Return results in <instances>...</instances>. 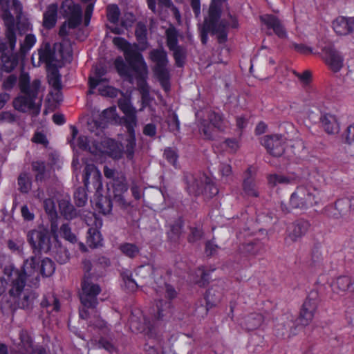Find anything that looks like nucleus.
<instances>
[{
    "label": "nucleus",
    "instance_id": "nucleus-1",
    "mask_svg": "<svg viewBox=\"0 0 354 354\" xmlns=\"http://www.w3.org/2000/svg\"><path fill=\"white\" fill-rule=\"evenodd\" d=\"M118 106L125 115L124 124L129 133L125 141V149L124 151L121 150L118 143L107 138H104L100 145L96 144L90 145V141L88 137L85 136H80L77 139V146L80 149L88 151L91 153H107L115 159L122 158L123 153L126 154L129 159L133 158L136 147L134 128L137 126V111L128 98L120 99Z\"/></svg>",
    "mask_w": 354,
    "mask_h": 354
},
{
    "label": "nucleus",
    "instance_id": "nucleus-2",
    "mask_svg": "<svg viewBox=\"0 0 354 354\" xmlns=\"http://www.w3.org/2000/svg\"><path fill=\"white\" fill-rule=\"evenodd\" d=\"M38 263L37 257H31L24 262L21 271L12 269L8 274L10 297L20 308H26L30 304V295L24 290V287L27 277L37 275Z\"/></svg>",
    "mask_w": 354,
    "mask_h": 354
},
{
    "label": "nucleus",
    "instance_id": "nucleus-3",
    "mask_svg": "<svg viewBox=\"0 0 354 354\" xmlns=\"http://www.w3.org/2000/svg\"><path fill=\"white\" fill-rule=\"evenodd\" d=\"M225 0H212L209 9V17L205 19L204 25L201 31L202 42L205 44L207 40V34L212 31L218 35L220 42L225 41L227 38V28L238 27V21L234 15L230 12H223V19L220 22L217 21L221 16V6L223 1Z\"/></svg>",
    "mask_w": 354,
    "mask_h": 354
},
{
    "label": "nucleus",
    "instance_id": "nucleus-4",
    "mask_svg": "<svg viewBox=\"0 0 354 354\" xmlns=\"http://www.w3.org/2000/svg\"><path fill=\"white\" fill-rule=\"evenodd\" d=\"M41 82L35 80L30 83V77L26 73H21L19 77V86L24 95H19L13 101L15 109L21 111H31L35 115L39 114L41 104V98H37L41 91Z\"/></svg>",
    "mask_w": 354,
    "mask_h": 354
},
{
    "label": "nucleus",
    "instance_id": "nucleus-5",
    "mask_svg": "<svg viewBox=\"0 0 354 354\" xmlns=\"http://www.w3.org/2000/svg\"><path fill=\"white\" fill-rule=\"evenodd\" d=\"M22 13V6L17 0H12L10 7H2L1 18L3 19L5 26H6V37L8 39L10 48L12 50L16 46V31L17 30L20 34L26 31L28 24L26 22L20 21Z\"/></svg>",
    "mask_w": 354,
    "mask_h": 354
},
{
    "label": "nucleus",
    "instance_id": "nucleus-6",
    "mask_svg": "<svg viewBox=\"0 0 354 354\" xmlns=\"http://www.w3.org/2000/svg\"><path fill=\"white\" fill-rule=\"evenodd\" d=\"M320 200V192L310 185L298 186L291 194L289 205L281 203V209L284 212H290L292 209H304L318 203Z\"/></svg>",
    "mask_w": 354,
    "mask_h": 354
},
{
    "label": "nucleus",
    "instance_id": "nucleus-7",
    "mask_svg": "<svg viewBox=\"0 0 354 354\" xmlns=\"http://www.w3.org/2000/svg\"><path fill=\"white\" fill-rule=\"evenodd\" d=\"M60 14L66 19L61 26L59 34L66 36L82 22V10L80 6L73 0H64L59 8Z\"/></svg>",
    "mask_w": 354,
    "mask_h": 354
},
{
    "label": "nucleus",
    "instance_id": "nucleus-8",
    "mask_svg": "<svg viewBox=\"0 0 354 354\" xmlns=\"http://www.w3.org/2000/svg\"><path fill=\"white\" fill-rule=\"evenodd\" d=\"M113 42L115 46L121 49L124 54L125 59L134 71L142 77L148 73V68L142 55L138 51L136 45H131L121 37H114Z\"/></svg>",
    "mask_w": 354,
    "mask_h": 354
},
{
    "label": "nucleus",
    "instance_id": "nucleus-9",
    "mask_svg": "<svg viewBox=\"0 0 354 354\" xmlns=\"http://www.w3.org/2000/svg\"><path fill=\"white\" fill-rule=\"evenodd\" d=\"M150 59L156 64L154 72L158 77L165 90H167V80L169 79V72L166 68L168 60L166 53L162 50H153L149 54Z\"/></svg>",
    "mask_w": 354,
    "mask_h": 354
},
{
    "label": "nucleus",
    "instance_id": "nucleus-10",
    "mask_svg": "<svg viewBox=\"0 0 354 354\" xmlns=\"http://www.w3.org/2000/svg\"><path fill=\"white\" fill-rule=\"evenodd\" d=\"M98 285L93 283L88 279H84L82 284V292L80 295V300L84 307L93 308L97 304L96 297L100 292Z\"/></svg>",
    "mask_w": 354,
    "mask_h": 354
},
{
    "label": "nucleus",
    "instance_id": "nucleus-11",
    "mask_svg": "<svg viewBox=\"0 0 354 354\" xmlns=\"http://www.w3.org/2000/svg\"><path fill=\"white\" fill-rule=\"evenodd\" d=\"M28 240L31 245L37 250L47 252L50 248V239L48 231L44 227H39L28 234Z\"/></svg>",
    "mask_w": 354,
    "mask_h": 354
},
{
    "label": "nucleus",
    "instance_id": "nucleus-12",
    "mask_svg": "<svg viewBox=\"0 0 354 354\" xmlns=\"http://www.w3.org/2000/svg\"><path fill=\"white\" fill-rule=\"evenodd\" d=\"M32 63L34 66H39L41 63H45L48 68L61 67L58 57L53 53L48 44L38 50L37 54L32 55Z\"/></svg>",
    "mask_w": 354,
    "mask_h": 354
},
{
    "label": "nucleus",
    "instance_id": "nucleus-13",
    "mask_svg": "<svg viewBox=\"0 0 354 354\" xmlns=\"http://www.w3.org/2000/svg\"><path fill=\"white\" fill-rule=\"evenodd\" d=\"M317 307V294H311L303 304L299 315V322L304 326L308 325L313 319Z\"/></svg>",
    "mask_w": 354,
    "mask_h": 354
},
{
    "label": "nucleus",
    "instance_id": "nucleus-14",
    "mask_svg": "<svg viewBox=\"0 0 354 354\" xmlns=\"http://www.w3.org/2000/svg\"><path fill=\"white\" fill-rule=\"evenodd\" d=\"M308 226V223L305 221H299L290 224L287 230L286 243L290 245L299 241L306 233Z\"/></svg>",
    "mask_w": 354,
    "mask_h": 354
},
{
    "label": "nucleus",
    "instance_id": "nucleus-15",
    "mask_svg": "<svg viewBox=\"0 0 354 354\" xmlns=\"http://www.w3.org/2000/svg\"><path fill=\"white\" fill-rule=\"evenodd\" d=\"M209 119V123L204 122L200 127L201 134L205 139H212L217 131L223 129L222 119L219 115L212 113Z\"/></svg>",
    "mask_w": 354,
    "mask_h": 354
},
{
    "label": "nucleus",
    "instance_id": "nucleus-16",
    "mask_svg": "<svg viewBox=\"0 0 354 354\" xmlns=\"http://www.w3.org/2000/svg\"><path fill=\"white\" fill-rule=\"evenodd\" d=\"M84 186L88 189L90 184H92L93 188L97 192L102 189V176L100 171L93 164H88L84 169L83 177Z\"/></svg>",
    "mask_w": 354,
    "mask_h": 354
},
{
    "label": "nucleus",
    "instance_id": "nucleus-17",
    "mask_svg": "<svg viewBox=\"0 0 354 354\" xmlns=\"http://www.w3.org/2000/svg\"><path fill=\"white\" fill-rule=\"evenodd\" d=\"M263 145L273 156H281L284 151V139L280 135L266 136L263 138Z\"/></svg>",
    "mask_w": 354,
    "mask_h": 354
},
{
    "label": "nucleus",
    "instance_id": "nucleus-18",
    "mask_svg": "<svg viewBox=\"0 0 354 354\" xmlns=\"http://www.w3.org/2000/svg\"><path fill=\"white\" fill-rule=\"evenodd\" d=\"M154 325L155 324H151L142 315L137 316L133 314L131 317L130 328L133 332L149 334L151 333Z\"/></svg>",
    "mask_w": 354,
    "mask_h": 354
},
{
    "label": "nucleus",
    "instance_id": "nucleus-19",
    "mask_svg": "<svg viewBox=\"0 0 354 354\" xmlns=\"http://www.w3.org/2000/svg\"><path fill=\"white\" fill-rule=\"evenodd\" d=\"M324 59L326 64L334 72L339 71L343 66L344 59L342 55L332 48L324 50Z\"/></svg>",
    "mask_w": 354,
    "mask_h": 354
},
{
    "label": "nucleus",
    "instance_id": "nucleus-20",
    "mask_svg": "<svg viewBox=\"0 0 354 354\" xmlns=\"http://www.w3.org/2000/svg\"><path fill=\"white\" fill-rule=\"evenodd\" d=\"M113 198L121 206H126L127 203L125 201L123 194L127 191V185L125 178L123 175H118L117 179H114L112 183Z\"/></svg>",
    "mask_w": 354,
    "mask_h": 354
},
{
    "label": "nucleus",
    "instance_id": "nucleus-21",
    "mask_svg": "<svg viewBox=\"0 0 354 354\" xmlns=\"http://www.w3.org/2000/svg\"><path fill=\"white\" fill-rule=\"evenodd\" d=\"M261 20L268 28H272L274 33L280 38L287 37V32L280 20L273 15H266L261 17Z\"/></svg>",
    "mask_w": 354,
    "mask_h": 354
},
{
    "label": "nucleus",
    "instance_id": "nucleus-22",
    "mask_svg": "<svg viewBox=\"0 0 354 354\" xmlns=\"http://www.w3.org/2000/svg\"><path fill=\"white\" fill-rule=\"evenodd\" d=\"M333 27L337 34L346 35L354 30V19L339 17L333 21Z\"/></svg>",
    "mask_w": 354,
    "mask_h": 354
},
{
    "label": "nucleus",
    "instance_id": "nucleus-23",
    "mask_svg": "<svg viewBox=\"0 0 354 354\" xmlns=\"http://www.w3.org/2000/svg\"><path fill=\"white\" fill-rule=\"evenodd\" d=\"M57 202L60 214L66 219H72L76 216L77 212L70 202L68 195H60L57 198Z\"/></svg>",
    "mask_w": 354,
    "mask_h": 354
},
{
    "label": "nucleus",
    "instance_id": "nucleus-24",
    "mask_svg": "<svg viewBox=\"0 0 354 354\" xmlns=\"http://www.w3.org/2000/svg\"><path fill=\"white\" fill-rule=\"evenodd\" d=\"M298 178L299 177L295 174H288L287 175L273 174L268 176V182L271 187H276L295 183L297 181Z\"/></svg>",
    "mask_w": 354,
    "mask_h": 354
},
{
    "label": "nucleus",
    "instance_id": "nucleus-25",
    "mask_svg": "<svg viewBox=\"0 0 354 354\" xmlns=\"http://www.w3.org/2000/svg\"><path fill=\"white\" fill-rule=\"evenodd\" d=\"M58 6L55 3L50 4L44 13L43 25L46 28L55 26L57 19Z\"/></svg>",
    "mask_w": 354,
    "mask_h": 354
},
{
    "label": "nucleus",
    "instance_id": "nucleus-26",
    "mask_svg": "<svg viewBox=\"0 0 354 354\" xmlns=\"http://www.w3.org/2000/svg\"><path fill=\"white\" fill-rule=\"evenodd\" d=\"M55 50L59 53L58 59H59L61 66L64 62H70L72 58V46L69 41H63L59 44H57L55 47Z\"/></svg>",
    "mask_w": 354,
    "mask_h": 354
},
{
    "label": "nucleus",
    "instance_id": "nucleus-27",
    "mask_svg": "<svg viewBox=\"0 0 354 354\" xmlns=\"http://www.w3.org/2000/svg\"><path fill=\"white\" fill-rule=\"evenodd\" d=\"M351 279L348 277H338L331 285L332 291L335 295L344 294L351 285Z\"/></svg>",
    "mask_w": 354,
    "mask_h": 354
},
{
    "label": "nucleus",
    "instance_id": "nucleus-28",
    "mask_svg": "<svg viewBox=\"0 0 354 354\" xmlns=\"http://www.w3.org/2000/svg\"><path fill=\"white\" fill-rule=\"evenodd\" d=\"M322 127L328 134H335L339 131V124L334 115L326 114L322 118Z\"/></svg>",
    "mask_w": 354,
    "mask_h": 354
},
{
    "label": "nucleus",
    "instance_id": "nucleus-29",
    "mask_svg": "<svg viewBox=\"0 0 354 354\" xmlns=\"http://www.w3.org/2000/svg\"><path fill=\"white\" fill-rule=\"evenodd\" d=\"M212 185H205V189H211ZM204 188L203 183L195 178L193 176H191L187 180V189L190 194L193 195H199L203 193Z\"/></svg>",
    "mask_w": 354,
    "mask_h": 354
},
{
    "label": "nucleus",
    "instance_id": "nucleus-30",
    "mask_svg": "<svg viewBox=\"0 0 354 354\" xmlns=\"http://www.w3.org/2000/svg\"><path fill=\"white\" fill-rule=\"evenodd\" d=\"M106 70L103 66L96 67L95 69V73L93 76L89 77V84L91 89L96 88L102 82H107L106 78L103 76L106 74Z\"/></svg>",
    "mask_w": 354,
    "mask_h": 354
},
{
    "label": "nucleus",
    "instance_id": "nucleus-31",
    "mask_svg": "<svg viewBox=\"0 0 354 354\" xmlns=\"http://www.w3.org/2000/svg\"><path fill=\"white\" fill-rule=\"evenodd\" d=\"M243 192L249 197H258L259 191L254 179L250 176L243 181Z\"/></svg>",
    "mask_w": 354,
    "mask_h": 354
},
{
    "label": "nucleus",
    "instance_id": "nucleus-32",
    "mask_svg": "<svg viewBox=\"0 0 354 354\" xmlns=\"http://www.w3.org/2000/svg\"><path fill=\"white\" fill-rule=\"evenodd\" d=\"M263 322V317L259 314H252L248 316L244 320V325L245 328L252 330L258 328Z\"/></svg>",
    "mask_w": 354,
    "mask_h": 354
},
{
    "label": "nucleus",
    "instance_id": "nucleus-33",
    "mask_svg": "<svg viewBox=\"0 0 354 354\" xmlns=\"http://www.w3.org/2000/svg\"><path fill=\"white\" fill-rule=\"evenodd\" d=\"M102 236L97 230L91 228L88 232L87 243L90 247L96 248L102 245Z\"/></svg>",
    "mask_w": 354,
    "mask_h": 354
},
{
    "label": "nucleus",
    "instance_id": "nucleus-34",
    "mask_svg": "<svg viewBox=\"0 0 354 354\" xmlns=\"http://www.w3.org/2000/svg\"><path fill=\"white\" fill-rule=\"evenodd\" d=\"M49 84L56 90H57V95H59L58 91L61 88L60 76L58 73L57 68H52V70L48 72V75Z\"/></svg>",
    "mask_w": 354,
    "mask_h": 354
},
{
    "label": "nucleus",
    "instance_id": "nucleus-35",
    "mask_svg": "<svg viewBox=\"0 0 354 354\" xmlns=\"http://www.w3.org/2000/svg\"><path fill=\"white\" fill-rule=\"evenodd\" d=\"M156 309H154V311L156 312L154 316L157 320H159L169 313V303L160 300L156 303Z\"/></svg>",
    "mask_w": 354,
    "mask_h": 354
},
{
    "label": "nucleus",
    "instance_id": "nucleus-36",
    "mask_svg": "<svg viewBox=\"0 0 354 354\" xmlns=\"http://www.w3.org/2000/svg\"><path fill=\"white\" fill-rule=\"evenodd\" d=\"M55 271V265L53 262L48 258H46L41 261L40 272L45 277L50 276Z\"/></svg>",
    "mask_w": 354,
    "mask_h": 354
},
{
    "label": "nucleus",
    "instance_id": "nucleus-37",
    "mask_svg": "<svg viewBox=\"0 0 354 354\" xmlns=\"http://www.w3.org/2000/svg\"><path fill=\"white\" fill-rule=\"evenodd\" d=\"M21 346L27 353H32L34 351L32 348V339L28 332L21 330L19 334Z\"/></svg>",
    "mask_w": 354,
    "mask_h": 354
},
{
    "label": "nucleus",
    "instance_id": "nucleus-38",
    "mask_svg": "<svg viewBox=\"0 0 354 354\" xmlns=\"http://www.w3.org/2000/svg\"><path fill=\"white\" fill-rule=\"evenodd\" d=\"M18 185L21 192H28L31 187L30 178L26 174L20 175L18 178Z\"/></svg>",
    "mask_w": 354,
    "mask_h": 354
},
{
    "label": "nucleus",
    "instance_id": "nucleus-39",
    "mask_svg": "<svg viewBox=\"0 0 354 354\" xmlns=\"http://www.w3.org/2000/svg\"><path fill=\"white\" fill-rule=\"evenodd\" d=\"M98 91L103 96L114 97L117 95V90L106 84V82H102L98 85Z\"/></svg>",
    "mask_w": 354,
    "mask_h": 354
},
{
    "label": "nucleus",
    "instance_id": "nucleus-40",
    "mask_svg": "<svg viewBox=\"0 0 354 354\" xmlns=\"http://www.w3.org/2000/svg\"><path fill=\"white\" fill-rule=\"evenodd\" d=\"M153 272V268L151 265L147 264L138 267L136 270V275L142 279H147L150 277Z\"/></svg>",
    "mask_w": 354,
    "mask_h": 354
},
{
    "label": "nucleus",
    "instance_id": "nucleus-41",
    "mask_svg": "<svg viewBox=\"0 0 354 354\" xmlns=\"http://www.w3.org/2000/svg\"><path fill=\"white\" fill-rule=\"evenodd\" d=\"M74 198L78 206H84L87 201V195L85 189L82 187L77 189L74 194Z\"/></svg>",
    "mask_w": 354,
    "mask_h": 354
},
{
    "label": "nucleus",
    "instance_id": "nucleus-42",
    "mask_svg": "<svg viewBox=\"0 0 354 354\" xmlns=\"http://www.w3.org/2000/svg\"><path fill=\"white\" fill-rule=\"evenodd\" d=\"M167 46L169 49H174L177 47V33L173 28H169L166 31Z\"/></svg>",
    "mask_w": 354,
    "mask_h": 354
},
{
    "label": "nucleus",
    "instance_id": "nucleus-43",
    "mask_svg": "<svg viewBox=\"0 0 354 354\" xmlns=\"http://www.w3.org/2000/svg\"><path fill=\"white\" fill-rule=\"evenodd\" d=\"M120 249L125 255L129 257H134L139 252L138 247L131 243H125L122 245Z\"/></svg>",
    "mask_w": 354,
    "mask_h": 354
},
{
    "label": "nucleus",
    "instance_id": "nucleus-44",
    "mask_svg": "<svg viewBox=\"0 0 354 354\" xmlns=\"http://www.w3.org/2000/svg\"><path fill=\"white\" fill-rule=\"evenodd\" d=\"M117 117L116 108L115 106L105 109L102 115V120L104 122H109L115 120Z\"/></svg>",
    "mask_w": 354,
    "mask_h": 354
},
{
    "label": "nucleus",
    "instance_id": "nucleus-45",
    "mask_svg": "<svg viewBox=\"0 0 354 354\" xmlns=\"http://www.w3.org/2000/svg\"><path fill=\"white\" fill-rule=\"evenodd\" d=\"M120 15L119 8L115 5L109 6L107 8V17L112 23H115L118 21Z\"/></svg>",
    "mask_w": 354,
    "mask_h": 354
},
{
    "label": "nucleus",
    "instance_id": "nucleus-46",
    "mask_svg": "<svg viewBox=\"0 0 354 354\" xmlns=\"http://www.w3.org/2000/svg\"><path fill=\"white\" fill-rule=\"evenodd\" d=\"M115 66L117 71L121 76H125L128 75V68L124 62L122 58L118 57L115 61Z\"/></svg>",
    "mask_w": 354,
    "mask_h": 354
},
{
    "label": "nucleus",
    "instance_id": "nucleus-47",
    "mask_svg": "<svg viewBox=\"0 0 354 354\" xmlns=\"http://www.w3.org/2000/svg\"><path fill=\"white\" fill-rule=\"evenodd\" d=\"M44 207L46 212L48 214H49L52 216H54L57 214L55 204V202L52 199H50V198L46 199L44 201Z\"/></svg>",
    "mask_w": 354,
    "mask_h": 354
},
{
    "label": "nucleus",
    "instance_id": "nucleus-48",
    "mask_svg": "<svg viewBox=\"0 0 354 354\" xmlns=\"http://www.w3.org/2000/svg\"><path fill=\"white\" fill-rule=\"evenodd\" d=\"M61 236H62L66 240L73 242L75 241V236L71 232V228L68 225H62L60 228Z\"/></svg>",
    "mask_w": 354,
    "mask_h": 354
},
{
    "label": "nucleus",
    "instance_id": "nucleus-49",
    "mask_svg": "<svg viewBox=\"0 0 354 354\" xmlns=\"http://www.w3.org/2000/svg\"><path fill=\"white\" fill-rule=\"evenodd\" d=\"M171 50L174 52V57L177 65L179 66H182L185 58L184 50L179 46H177L174 49H171Z\"/></svg>",
    "mask_w": 354,
    "mask_h": 354
},
{
    "label": "nucleus",
    "instance_id": "nucleus-50",
    "mask_svg": "<svg viewBox=\"0 0 354 354\" xmlns=\"http://www.w3.org/2000/svg\"><path fill=\"white\" fill-rule=\"evenodd\" d=\"M32 169L38 172L36 175V180H41L45 170L44 163L43 162H35L32 163Z\"/></svg>",
    "mask_w": 354,
    "mask_h": 354
},
{
    "label": "nucleus",
    "instance_id": "nucleus-51",
    "mask_svg": "<svg viewBox=\"0 0 354 354\" xmlns=\"http://www.w3.org/2000/svg\"><path fill=\"white\" fill-rule=\"evenodd\" d=\"M146 34H147V29L146 27L141 24H138L136 29V35L138 39V40L141 42L144 43L146 39Z\"/></svg>",
    "mask_w": 354,
    "mask_h": 354
},
{
    "label": "nucleus",
    "instance_id": "nucleus-52",
    "mask_svg": "<svg viewBox=\"0 0 354 354\" xmlns=\"http://www.w3.org/2000/svg\"><path fill=\"white\" fill-rule=\"evenodd\" d=\"M122 277L124 286L127 290L129 291H135L137 289L138 285L136 282L131 278V277L127 274H124Z\"/></svg>",
    "mask_w": 354,
    "mask_h": 354
},
{
    "label": "nucleus",
    "instance_id": "nucleus-53",
    "mask_svg": "<svg viewBox=\"0 0 354 354\" xmlns=\"http://www.w3.org/2000/svg\"><path fill=\"white\" fill-rule=\"evenodd\" d=\"M293 47L296 51L304 55H308L313 53V49L310 47L307 46L304 44H295L293 45Z\"/></svg>",
    "mask_w": 354,
    "mask_h": 354
},
{
    "label": "nucleus",
    "instance_id": "nucleus-54",
    "mask_svg": "<svg viewBox=\"0 0 354 354\" xmlns=\"http://www.w3.org/2000/svg\"><path fill=\"white\" fill-rule=\"evenodd\" d=\"M203 235V232L199 228H192L191 234L189 236L188 240L189 242H195L199 240Z\"/></svg>",
    "mask_w": 354,
    "mask_h": 354
},
{
    "label": "nucleus",
    "instance_id": "nucleus-55",
    "mask_svg": "<svg viewBox=\"0 0 354 354\" xmlns=\"http://www.w3.org/2000/svg\"><path fill=\"white\" fill-rule=\"evenodd\" d=\"M164 155L167 160L172 165H175L177 161V155L176 152L170 149H166Z\"/></svg>",
    "mask_w": 354,
    "mask_h": 354
},
{
    "label": "nucleus",
    "instance_id": "nucleus-56",
    "mask_svg": "<svg viewBox=\"0 0 354 354\" xmlns=\"http://www.w3.org/2000/svg\"><path fill=\"white\" fill-rule=\"evenodd\" d=\"M93 3H90L86 6L84 14V24L86 26H87L89 24L90 19L93 10Z\"/></svg>",
    "mask_w": 354,
    "mask_h": 354
},
{
    "label": "nucleus",
    "instance_id": "nucleus-57",
    "mask_svg": "<svg viewBox=\"0 0 354 354\" xmlns=\"http://www.w3.org/2000/svg\"><path fill=\"white\" fill-rule=\"evenodd\" d=\"M21 212L25 220L32 221L34 219V214L29 209L27 205H24L21 207Z\"/></svg>",
    "mask_w": 354,
    "mask_h": 354
},
{
    "label": "nucleus",
    "instance_id": "nucleus-58",
    "mask_svg": "<svg viewBox=\"0 0 354 354\" xmlns=\"http://www.w3.org/2000/svg\"><path fill=\"white\" fill-rule=\"evenodd\" d=\"M17 82V77L15 75H10L6 78L3 82V86L6 89L12 88Z\"/></svg>",
    "mask_w": 354,
    "mask_h": 354
},
{
    "label": "nucleus",
    "instance_id": "nucleus-59",
    "mask_svg": "<svg viewBox=\"0 0 354 354\" xmlns=\"http://www.w3.org/2000/svg\"><path fill=\"white\" fill-rule=\"evenodd\" d=\"M23 245L22 241H15L10 240L8 242V247L12 252H19Z\"/></svg>",
    "mask_w": 354,
    "mask_h": 354
},
{
    "label": "nucleus",
    "instance_id": "nucleus-60",
    "mask_svg": "<svg viewBox=\"0 0 354 354\" xmlns=\"http://www.w3.org/2000/svg\"><path fill=\"white\" fill-rule=\"evenodd\" d=\"M104 205L101 204V203H98L99 208L101 209V212L106 214L111 212L112 209V205L109 200L105 198Z\"/></svg>",
    "mask_w": 354,
    "mask_h": 354
},
{
    "label": "nucleus",
    "instance_id": "nucleus-61",
    "mask_svg": "<svg viewBox=\"0 0 354 354\" xmlns=\"http://www.w3.org/2000/svg\"><path fill=\"white\" fill-rule=\"evenodd\" d=\"M162 290L165 291L167 297L169 299H172L176 296V290L171 286L165 284L163 287H161L160 291H162Z\"/></svg>",
    "mask_w": 354,
    "mask_h": 354
},
{
    "label": "nucleus",
    "instance_id": "nucleus-62",
    "mask_svg": "<svg viewBox=\"0 0 354 354\" xmlns=\"http://www.w3.org/2000/svg\"><path fill=\"white\" fill-rule=\"evenodd\" d=\"M220 172L223 176L228 177L232 174V167L229 164H221Z\"/></svg>",
    "mask_w": 354,
    "mask_h": 354
},
{
    "label": "nucleus",
    "instance_id": "nucleus-63",
    "mask_svg": "<svg viewBox=\"0 0 354 354\" xmlns=\"http://www.w3.org/2000/svg\"><path fill=\"white\" fill-rule=\"evenodd\" d=\"M104 174L107 178H112L113 182H114V179H117V176L120 175L119 174H116L115 170L109 168L107 166H105L104 168Z\"/></svg>",
    "mask_w": 354,
    "mask_h": 354
},
{
    "label": "nucleus",
    "instance_id": "nucleus-64",
    "mask_svg": "<svg viewBox=\"0 0 354 354\" xmlns=\"http://www.w3.org/2000/svg\"><path fill=\"white\" fill-rule=\"evenodd\" d=\"M32 140L35 142L46 145L47 143V139L46 136L40 132H37L35 134L32 138Z\"/></svg>",
    "mask_w": 354,
    "mask_h": 354
}]
</instances>
